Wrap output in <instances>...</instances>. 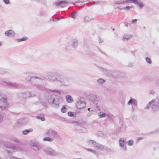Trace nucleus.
Masks as SVG:
<instances>
[{
  "instance_id": "20e7f679",
  "label": "nucleus",
  "mask_w": 159,
  "mask_h": 159,
  "mask_svg": "<svg viewBox=\"0 0 159 159\" xmlns=\"http://www.w3.org/2000/svg\"><path fill=\"white\" fill-rule=\"evenodd\" d=\"M86 106V103L83 98H78L76 104V107L77 109H81L84 108Z\"/></svg>"
},
{
  "instance_id": "864d4df0",
  "label": "nucleus",
  "mask_w": 159,
  "mask_h": 159,
  "mask_svg": "<svg viewBox=\"0 0 159 159\" xmlns=\"http://www.w3.org/2000/svg\"><path fill=\"white\" fill-rule=\"evenodd\" d=\"M33 79V78H34L35 79H39V78L37 77H36V76H35L33 78H32Z\"/></svg>"
},
{
  "instance_id": "5701e85b",
  "label": "nucleus",
  "mask_w": 159,
  "mask_h": 159,
  "mask_svg": "<svg viewBox=\"0 0 159 159\" xmlns=\"http://www.w3.org/2000/svg\"><path fill=\"white\" fill-rule=\"evenodd\" d=\"M98 115L99 118H100L102 117H104L106 116V114L102 111L98 113Z\"/></svg>"
},
{
  "instance_id": "e2e57ef3",
  "label": "nucleus",
  "mask_w": 159,
  "mask_h": 159,
  "mask_svg": "<svg viewBox=\"0 0 159 159\" xmlns=\"http://www.w3.org/2000/svg\"><path fill=\"white\" fill-rule=\"evenodd\" d=\"M59 19H60L59 18H58V20H59Z\"/></svg>"
},
{
  "instance_id": "ddd939ff",
  "label": "nucleus",
  "mask_w": 159,
  "mask_h": 159,
  "mask_svg": "<svg viewBox=\"0 0 159 159\" xmlns=\"http://www.w3.org/2000/svg\"><path fill=\"white\" fill-rule=\"evenodd\" d=\"M75 127L77 130L79 131L80 132H85L87 131V129L85 127L80 125H77L75 126Z\"/></svg>"
},
{
  "instance_id": "6e6d98bb",
  "label": "nucleus",
  "mask_w": 159,
  "mask_h": 159,
  "mask_svg": "<svg viewBox=\"0 0 159 159\" xmlns=\"http://www.w3.org/2000/svg\"><path fill=\"white\" fill-rule=\"evenodd\" d=\"M138 140H139L142 139V138L141 137H139L138 139Z\"/></svg>"
},
{
  "instance_id": "4c0bfd02",
  "label": "nucleus",
  "mask_w": 159,
  "mask_h": 159,
  "mask_svg": "<svg viewBox=\"0 0 159 159\" xmlns=\"http://www.w3.org/2000/svg\"><path fill=\"white\" fill-rule=\"evenodd\" d=\"M36 118L40 120L43 121L45 119L43 117L40 116H36Z\"/></svg>"
},
{
  "instance_id": "8fccbe9b",
  "label": "nucleus",
  "mask_w": 159,
  "mask_h": 159,
  "mask_svg": "<svg viewBox=\"0 0 159 159\" xmlns=\"http://www.w3.org/2000/svg\"><path fill=\"white\" fill-rule=\"evenodd\" d=\"M103 72H104L105 73H107L106 72L108 71L106 69H103Z\"/></svg>"
},
{
  "instance_id": "f704fd0d",
  "label": "nucleus",
  "mask_w": 159,
  "mask_h": 159,
  "mask_svg": "<svg viewBox=\"0 0 159 159\" xmlns=\"http://www.w3.org/2000/svg\"><path fill=\"white\" fill-rule=\"evenodd\" d=\"M30 96L29 97H33L35 96V94L34 92H30Z\"/></svg>"
},
{
  "instance_id": "680f3d73",
  "label": "nucleus",
  "mask_w": 159,
  "mask_h": 159,
  "mask_svg": "<svg viewBox=\"0 0 159 159\" xmlns=\"http://www.w3.org/2000/svg\"><path fill=\"white\" fill-rule=\"evenodd\" d=\"M95 97L96 98H97L96 96H95Z\"/></svg>"
},
{
  "instance_id": "a211bd4d",
  "label": "nucleus",
  "mask_w": 159,
  "mask_h": 159,
  "mask_svg": "<svg viewBox=\"0 0 159 159\" xmlns=\"http://www.w3.org/2000/svg\"><path fill=\"white\" fill-rule=\"evenodd\" d=\"M66 101L68 103H72L74 102V100L69 95H67L66 97Z\"/></svg>"
},
{
  "instance_id": "393cba45",
  "label": "nucleus",
  "mask_w": 159,
  "mask_h": 159,
  "mask_svg": "<svg viewBox=\"0 0 159 159\" xmlns=\"http://www.w3.org/2000/svg\"><path fill=\"white\" fill-rule=\"evenodd\" d=\"M119 144L120 147H122L124 145L125 142L123 139L121 138L119 141Z\"/></svg>"
},
{
  "instance_id": "603ef678",
  "label": "nucleus",
  "mask_w": 159,
  "mask_h": 159,
  "mask_svg": "<svg viewBox=\"0 0 159 159\" xmlns=\"http://www.w3.org/2000/svg\"><path fill=\"white\" fill-rule=\"evenodd\" d=\"M158 132H159V128L156 130L154 132V133H157Z\"/></svg>"
},
{
  "instance_id": "7c9ffc66",
  "label": "nucleus",
  "mask_w": 159,
  "mask_h": 159,
  "mask_svg": "<svg viewBox=\"0 0 159 159\" xmlns=\"http://www.w3.org/2000/svg\"><path fill=\"white\" fill-rule=\"evenodd\" d=\"M33 146L35 147L36 148V149L38 150H39L41 148V147L39 145L36 144H34L33 145Z\"/></svg>"
},
{
  "instance_id": "a878e982",
  "label": "nucleus",
  "mask_w": 159,
  "mask_h": 159,
  "mask_svg": "<svg viewBox=\"0 0 159 159\" xmlns=\"http://www.w3.org/2000/svg\"><path fill=\"white\" fill-rule=\"evenodd\" d=\"M132 37L130 35H125L123 36V38L124 40H128L129 39Z\"/></svg>"
},
{
  "instance_id": "6ab92c4d",
  "label": "nucleus",
  "mask_w": 159,
  "mask_h": 159,
  "mask_svg": "<svg viewBox=\"0 0 159 159\" xmlns=\"http://www.w3.org/2000/svg\"><path fill=\"white\" fill-rule=\"evenodd\" d=\"M54 140V139L53 137H45L43 138V140L44 141H48L49 142H52Z\"/></svg>"
},
{
  "instance_id": "2f4dec72",
  "label": "nucleus",
  "mask_w": 159,
  "mask_h": 159,
  "mask_svg": "<svg viewBox=\"0 0 159 159\" xmlns=\"http://www.w3.org/2000/svg\"><path fill=\"white\" fill-rule=\"evenodd\" d=\"M66 107L65 106H63L61 108V111L63 113H65L66 111Z\"/></svg>"
},
{
  "instance_id": "f03ea898",
  "label": "nucleus",
  "mask_w": 159,
  "mask_h": 159,
  "mask_svg": "<svg viewBox=\"0 0 159 159\" xmlns=\"http://www.w3.org/2000/svg\"><path fill=\"white\" fill-rule=\"evenodd\" d=\"M48 102L51 104H53L55 107H58L59 106V100L55 95H52L48 97Z\"/></svg>"
},
{
  "instance_id": "72a5a7b5",
  "label": "nucleus",
  "mask_w": 159,
  "mask_h": 159,
  "mask_svg": "<svg viewBox=\"0 0 159 159\" xmlns=\"http://www.w3.org/2000/svg\"><path fill=\"white\" fill-rule=\"evenodd\" d=\"M68 115L69 116H74L75 115V113L74 112H68Z\"/></svg>"
},
{
  "instance_id": "de8ad7c7",
  "label": "nucleus",
  "mask_w": 159,
  "mask_h": 159,
  "mask_svg": "<svg viewBox=\"0 0 159 159\" xmlns=\"http://www.w3.org/2000/svg\"><path fill=\"white\" fill-rule=\"evenodd\" d=\"M31 79V76H29L26 79L27 80H30Z\"/></svg>"
},
{
  "instance_id": "f8f14e48",
  "label": "nucleus",
  "mask_w": 159,
  "mask_h": 159,
  "mask_svg": "<svg viewBox=\"0 0 159 159\" xmlns=\"http://www.w3.org/2000/svg\"><path fill=\"white\" fill-rule=\"evenodd\" d=\"M130 0H122L117 1H114V4L116 5L126 4L129 3L131 2Z\"/></svg>"
},
{
  "instance_id": "f257e3e1",
  "label": "nucleus",
  "mask_w": 159,
  "mask_h": 159,
  "mask_svg": "<svg viewBox=\"0 0 159 159\" xmlns=\"http://www.w3.org/2000/svg\"><path fill=\"white\" fill-rule=\"evenodd\" d=\"M151 106L152 111H156L159 109V100L157 99H154L149 102L146 105L144 109H148Z\"/></svg>"
},
{
  "instance_id": "473e14b6",
  "label": "nucleus",
  "mask_w": 159,
  "mask_h": 159,
  "mask_svg": "<svg viewBox=\"0 0 159 159\" xmlns=\"http://www.w3.org/2000/svg\"><path fill=\"white\" fill-rule=\"evenodd\" d=\"M133 7L132 6H126L125 7H124V10H125L127 11H128L129 9L132 8Z\"/></svg>"
},
{
  "instance_id": "1a4fd4ad",
  "label": "nucleus",
  "mask_w": 159,
  "mask_h": 159,
  "mask_svg": "<svg viewBox=\"0 0 159 159\" xmlns=\"http://www.w3.org/2000/svg\"><path fill=\"white\" fill-rule=\"evenodd\" d=\"M7 153L9 155H10L11 153V151H12L17 150L18 151H20V149L16 148L12 144H8L7 145Z\"/></svg>"
},
{
  "instance_id": "58836bf2",
  "label": "nucleus",
  "mask_w": 159,
  "mask_h": 159,
  "mask_svg": "<svg viewBox=\"0 0 159 159\" xmlns=\"http://www.w3.org/2000/svg\"><path fill=\"white\" fill-rule=\"evenodd\" d=\"M146 60L148 63L149 64H151L152 63V61L150 58H149L148 57H146Z\"/></svg>"
},
{
  "instance_id": "b1692460",
  "label": "nucleus",
  "mask_w": 159,
  "mask_h": 159,
  "mask_svg": "<svg viewBox=\"0 0 159 159\" xmlns=\"http://www.w3.org/2000/svg\"><path fill=\"white\" fill-rule=\"evenodd\" d=\"M77 11H73L71 14V17L73 19H75L77 16Z\"/></svg>"
},
{
  "instance_id": "bb28decb",
  "label": "nucleus",
  "mask_w": 159,
  "mask_h": 159,
  "mask_svg": "<svg viewBox=\"0 0 159 159\" xmlns=\"http://www.w3.org/2000/svg\"><path fill=\"white\" fill-rule=\"evenodd\" d=\"M87 151L89 152H92L93 154H96L97 153V152L96 151H95L94 150L91 149H89L87 148H84Z\"/></svg>"
},
{
  "instance_id": "4be33fe9",
  "label": "nucleus",
  "mask_w": 159,
  "mask_h": 159,
  "mask_svg": "<svg viewBox=\"0 0 159 159\" xmlns=\"http://www.w3.org/2000/svg\"><path fill=\"white\" fill-rule=\"evenodd\" d=\"M30 92H27L23 93V99H25L30 96Z\"/></svg>"
},
{
  "instance_id": "2eb2a0df",
  "label": "nucleus",
  "mask_w": 159,
  "mask_h": 159,
  "mask_svg": "<svg viewBox=\"0 0 159 159\" xmlns=\"http://www.w3.org/2000/svg\"><path fill=\"white\" fill-rule=\"evenodd\" d=\"M33 129L30 128L28 129H25L22 132V133L24 135H27L29 133L33 131Z\"/></svg>"
},
{
  "instance_id": "a19ab883",
  "label": "nucleus",
  "mask_w": 159,
  "mask_h": 159,
  "mask_svg": "<svg viewBox=\"0 0 159 159\" xmlns=\"http://www.w3.org/2000/svg\"><path fill=\"white\" fill-rule=\"evenodd\" d=\"M50 91L51 92H53V93H57L59 94H60L61 93V92L60 91L58 90H51Z\"/></svg>"
},
{
  "instance_id": "0eeeda50",
  "label": "nucleus",
  "mask_w": 159,
  "mask_h": 159,
  "mask_svg": "<svg viewBox=\"0 0 159 159\" xmlns=\"http://www.w3.org/2000/svg\"><path fill=\"white\" fill-rule=\"evenodd\" d=\"M8 107L7 99L4 97L1 98L0 99V109L4 110Z\"/></svg>"
},
{
  "instance_id": "69168bd1",
  "label": "nucleus",
  "mask_w": 159,
  "mask_h": 159,
  "mask_svg": "<svg viewBox=\"0 0 159 159\" xmlns=\"http://www.w3.org/2000/svg\"><path fill=\"white\" fill-rule=\"evenodd\" d=\"M1 7V5H0V7Z\"/></svg>"
},
{
  "instance_id": "c85d7f7f",
  "label": "nucleus",
  "mask_w": 159,
  "mask_h": 159,
  "mask_svg": "<svg viewBox=\"0 0 159 159\" xmlns=\"http://www.w3.org/2000/svg\"><path fill=\"white\" fill-rule=\"evenodd\" d=\"M23 93H19L17 94V96L18 98L22 99L23 98Z\"/></svg>"
},
{
  "instance_id": "09e8293b",
  "label": "nucleus",
  "mask_w": 159,
  "mask_h": 159,
  "mask_svg": "<svg viewBox=\"0 0 159 159\" xmlns=\"http://www.w3.org/2000/svg\"><path fill=\"white\" fill-rule=\"evenodd\" d=\"M14 158H16V159H20L19 158H16V157H14L13 156H11V159H14Z\"/></svg>"
},
{
  "instance_id": "6e6552de",
  "label": "nucleus",
  "mask_w": 159,
  "mask_h": 159,
  "mask_svg": "<svg viewBox=\"0 0 159 159\" xmlns=\"http://www.w3.org/2000/svg\"><path fill=\"white\" fill-rule=\"evenodd\" d=\"M1 84L4 86L12 88H16L19 87V85L15 83L6 82L4 80H2V81Z\"/></svg>"
},
{
  "instance_id": "f3484780",
  "label": "nucleus",
  "mask_w": 159,
  "mask_h": 159,
  "mask_svg": "<svg viewBox=\"0 0 159 159\" xmlns=\"http://www.w3.org/2000/svg\"><path fill=\"white\" fill-rule=\"evenodd\" d=\"M78 45V40L77 39H75L73 40L72 46L74 48H76Z\"/></svg>"
},
{
  "instance_id": "e433bc0d",
  "label": "nucleus",
  "mask_w": 159,
  "mask_h": 159,
  "mask_svg": "<svg viewBox=\"0 0 159 159\" xmlns=\"http://www.w3.org/2000/svg\"><path fill=\"white\" fill-rule=\"evenodd\" d=\"M97 134L100 137L102 136L103 135V133L101 131H98L97 132Z\"/></svg>"
},
{
  "instance_id": "5fc2aeb1",
  "label": "nucleus",
  "mask_w": 159,
  "mask_h": 159,
  "mask_svg": "<svg viewBox=\"0 0 159 159\" xmlns=\"http://www.w3.org/2000/svg\"><path fill=\"white\" fill-rule=\"evenodd\" d=\"M157 84L159 85V80H157Z\"/></svg>"
},
{
  "instance_id": "a18cd8bd",
  "label": "nucleus",
  "mask_w": 159,
  "mask_h": 159,
  "mask_svg": "<svg viewBox=\"0 0 159 159\" xmlns=\"http://www.w3.org/2000/svg\"><path fill=\"white\" fill-rule=\"evenodd\" d=\"M117 8L120 9V10H124V7H116Z\"/></svg>"
},
{
  "instance_id": "39448f33",
  "label": "nucleus",
  "mask_w": 159,
  "mask_h": 159,
  "mask_svg": "<svg viewBox=\"0 0 159 159\" xmlns=\"http://www.w3.org/2000/svg\"><path fill=\"white\" fill-rule=\"evenodd\" d=\"M44 152L47 154L55 156H60V154L56 152L52 149L47 147L43 150Z\"/></svg>"
},
{
  "instance_id": "79ce46f5",
  "label": "nucleus",
  "mask_w": 159,
  "mask_h": 159,
  "mask_svg": "<svg viewBox=\"0 0 159 159\" xmlns=\"http://www.w3.org/2000/svg\"><path fill=\"white\" fill-rule=\"evenodd\" d=\"M3 1L4 2L5 4L6 5H8L10 3L9 0H3Z\"/></svg>"
},
{
  "instance_id": "cd10ccee",
  "label": "nucleus",
  "mask_w": 159,
  "mask_h": 159,
  "mask_svg": "<svg viewBox=\"0 0 159 159\" xmlns=\"http://www.w3.org/2000/svg\"><path fill=\"white\" fill-rule=\"evenodd\" d=\"M27 39V38L26 37H23L21 39H16V41L17 42H20L26 41Z\"/></svg>"
},
{
  "instance_id": "c756f323",
  "label": "nucleus",
  "mask_w": 159,
  "mask_h": 159,
  "mask_svg": "<svg viewBox=\"0 0 159 159\" xmlns=\"http://www.w3.org/2000/svg\"><path fill=\"white\" fill-rule=\"evenodd\" d=\"M105 82V80L102 79H99L97 80L98 83L99 84H102Z\"/></svg>"
},
{
  "instance_id": "052dcab7",
  "label": "nucleus",
  "mask_w": 159,
  "mask_h": 159,
  "mask_svg": "<svg viewBox=\"0 0 159 159\" xmlns=\"http://www.w3.org/2000/svg\"><path fill=\"white\" fill-rule=\"evenodd\" d=\"M112 30H114V29H112Z\"/></svg>"
},
{
  "instance_id": "7ed1b4c3",
  "label": "nucleus",
  "mask_w": 159,
  "mask_h": 159,
  "mask_svg": "<svg viewBox=\"0 0 159 159\" xmlns=\"http://www.w3.org/2000/svg\"><path fill=\"white\" fill-rule=\"evenodd\" d=\"M45 134L46 135L51 136V137H53L54 139L55 138L57 139H60L61 138L60 134L57 132L52 129H47Z\"/></svg>"
},
{
  "instance_id": "9b49d317",
  "label": "nucleus",
  "mask_w": 159,
  "mask_h": 159,
  "mask_svg": "<svg viewBox=\"0 0 159 159\" xmlns=\"http://www.w3.org/2000/svg\"><path fill=\"white\" fill-rule=\"evenodd\" d=\"M68 2L66 1H58L55 2L57 7H64L66 6L67 5Z\"/></svg>"
},
{
  "instance_id": "c03bdc74",
  "label": "nucleus",
  "mask_w": 159,
  "mask_h": 159,
  "mask_svg": "<svg viewBox=\"0 0 159 159\" xmlns=\"http://www.w3.org/2000/svg\"><path fill=\"white\" fill-rule=\"evenodd\" d=\"M137 20L136 19H133V20H131V23H132V24H134L135 23Z\"/></svg>"
},
{
  "instance_id": "bf43d9fd",
  "label": "nucleus",
  "mask_w": 159,
  "mask_h": 159,
  "mask_svg": "<svg viewBox=\"0 0 159 159\" xmlns=\"http://www.w3.org/2000/svg\"><path fill=\"white\" fill-rule=\"evenodd\" d=\"M90 108H89L88 109V110H89V111H90Z\"/></svg>"
},
{
  "instance_id": "412c9836",
  "label": "nucleus",
  "mask_w": 159,
  "mask_h": 159,
  "mask_svg": "<svg viewBox=\"0 0 159 159\" xmlns=\"http://www.w3.org/2000/svg\"><path fill=\"white\" fill-rule=\"evenodd\" d=\"M95 147L100 150H102L104 148L103 145L97 143L95 145Z\"/></svg>"
},
{
  "instance_id": "13d9d810",
  "label": "nucleus",
  "mask_w": 159,
  "mask_h": 159,
  "mask_svg": "<svg viewBox=\"0 0 159 159\" xmlns=\"http://www.w3.org/2000/svg\"><path fill=\"white\" fill-rule=\"evenodd\" d=\"M2 43L1 42H0V47L2 45Z\"/></svg>"
},
{
  "instance_id": "0e129e2a",
  "label": "nucleus",
  "mask_w": 159,
  "mask_h": 159,
  "mask_svg": "<svg viewBox=\"0 0 159 159\" xmlns=\"http://www.w3.org/2000/svg\"><path fill=\"white\" fill-rule=\"evenodd\" d=\"M78 159H81L80 158H78Z\"/></svg>"
},
{
  "instance_id": "49530a36",
  "label": "nucleus",
  "mask_w": 159,
  "mask_h": 159,
  "mask_svg": "<svg viewBox=\"0 0 159 159\" xmlns=\"http://www.w3.org/2000/svg\"><path fill=\"white\" fill-rule=\"evenodd\" d=\"M99 42V43H102V40L100 38H99L98 39Z\"/></svg>"
},
{
  "instance_id": "dca6fc26",
  "label": "nucleus",
  "mask_w": 159,
  "mask_h": 159,
  "mask_svg": "<svg viewBox=\"0 0 159 159\" xmlns=\"http://www.w3.org/2000/svg\"><path fill=\"white\" fill-rule=\"evenodd\" d=\"M93 20L92 18L88 16H86L84 17V21L85 22H88Z\"/></svg>"
},
{
  "instance_id": "37998d69",
  "label": "nucleus",
  "mask_w": 159,
  "mask_h": 159,
  "mask_svg": "<svg viewBox=\"0 0 159 159\" xmlns=\"http://www.w3.org/2000/svg\"><path fill=\"white\" fill-rule=\"evenodd\" d=\"M3 120V116L2 115L0 114V123L2 122Z\"/></svg>"
},
{
  "instance_id": "ea45409f",
  "label": "nucleus",
  "mask_w": 159,
  "mask_h": 159,
  "mask_svg": "<svg viewBox=\"0 0 159 159\" xmlns=\"http://www.w3.org/2000/svg\"><path fill=\"white\" fill-rule=\"evenodd\" d=\"M149 94H151L153 95L155 93V92L153 90L151 89L149 90Z\"/></svg>"
},
{
  "instance_id": "9d476101",
  "label": "nucleus",
  "mask_w": 159,
  "mask_h": 159,
  "mask_svg": "<svg viewBox=\"0 0 159 159\" xmlns=\"http://www.w3.org/2000/svg\"><path fill=\"white\" fill-rule=\"evenodd\" d=\"M138 101L137 100L133 99L131 97L129 101L128 102V104L129 105H132V110L134 111L136 107L137 106Z\"/></svg>"
},
{
  "instance_id": "4d7b16f0",
  "label": "nucleus",
  "mask_w": 159,
  "mask_h": 159,
  "mask_svg": "<svg viewBox=\"0 0 159 159\" xmlns=\"http://www.w3.org/2000/svg\"><path fill=\"white\" fill-rule=\"evenodd\" d=\"M125 25L126 27H127L128 26V24H125Z\"/></svg>"
},
{
  "instance_id": "3c124183",
  "label": "nucleus",
  "mask_w": 159,
  "mask_h": 159,
  "mask_svg": "<svg viewBox=\"0 0 159 159\" xmlns=\"http://www.w3.org/2000/svg\"><path fill=\"white\" fill-rule=\"evenodd\" d=\"M122 149L124 151H126V147L124 148H123Z\"/></svg>"
},
{
  "instance_id": "4468645a",
  "label": "nucleus",
  "mask_w": 159,
  "mask_h": 159,
  "mask_svg": "<svg viewBox=\"0 0 159 159\" xmlns=\"http://www.w3.org/2000/svg\"><path fill=\"white\" fill-rule=\"evenodd\" d=\"M15 33L14 31L11 30H9L6 31L5 32V35L9 37H12L15 35Z\"/></svg>"
},
{
  "instance_id": "c9c22d12",
  "label": "nucleus",
  "mask_w": 159,
  "mask_h": 159,
  "mask_svg": "<svg viewBox=\"0 0 159 159\" xmlns=\"http://www.w3.org/2000/svg\"><path fill=\"white\" fill-rule=\"evenodd\" d=\"M128 144L129 146H131L133 144V141L132 139L129 140L128 142Z\"/></svg>"
},
{
  "instance_id": "423d86ee",
  "label": "nucleus",
  "mask_w": 159,
  "mask_h": 159,
  "mask_svg": "<svg viewBox=\"0 0 159 159\" xmlns=\"http://www.w3.org/2000/svg\"><path fill=\"white\" fill-rule=\"evenodd\" d=\"M48 79L52 82H57L59 85H65L64 80L62 79L58 80L57 78L53 77L52 75H49L48 77Z\"/></svg>"
},
{
  "instance_id": "338daca9",
  "label": "nucleus",
  "mask_w": 159,
  "mask_h": 159,
  "mask_svg": "<svg viewBox=\"0 0 159 159\" xmlns=\"http://www.w3.org/2000/svg\"><path fill=\"white\" fill-rule=\"evenodd\" d=\"M91 100H92V101H93V99H91Z\"/></svg>"
},
{
  "instance_id": "aec40b11",
  "label": "nucleus",
  "mask_w": 159,
  "mask_h": 159,
  "mask_svg": "<svg viewBox=\"0 0 159 159\" xmlns=\"http://www.w3.org/2000/svg\"><path fill=\"white\" fill-rule=\"evenodd\" d=\"M87 143L95 147L97 143L96 141L93 140H89L87 141Z\"/></svg>"
}]
</instances>
